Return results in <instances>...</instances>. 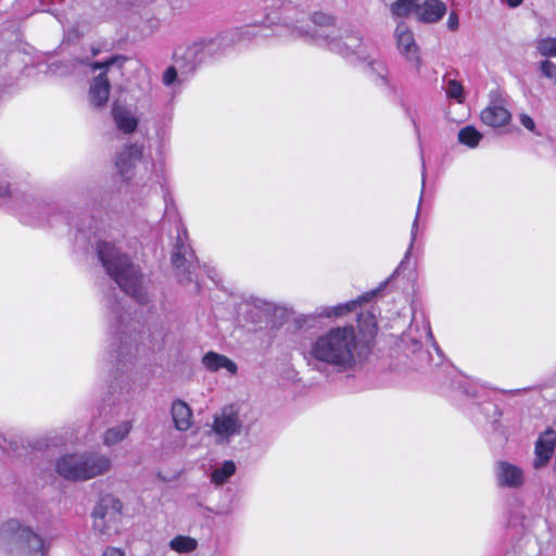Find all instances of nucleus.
<instances>
[{
    "label": "nucleus",
    "instance_id": "f257e3e1",
    "mask_svg": "<svg viewBox=\"0 0 556 556\" xmlns=\"http://www.w3.org/2000/svg\"><path fill=\"white\" fill-rule=\"evenodd\" d=\"M304 34L318 46L341 55L351 64H367L381 79H384L387 70L384 64L376 59L374 46L364 41L358 31L341 34L331 15L323 12L315 13Z\"/></svg>",
    "mask_w": 556,
    "mask_h": 556
},
{
    "label": "nucleus",
    "instance_id": "f03ea898",
    "mask_svg": "<svg viewBox=\"0 0 556 556\" xmlns=\"http://www.w3.org/2000/svg\"><path fill=\"white\" fill-rule=\"evenodd\" d=\"M308 365L330 366L339 371L353 370L364 358L354 326H334L313 337L303 350Z\"/></svg>",
    "mask_w": 556,
    "mask_h": 556
},
{
    "label": "nucleus",
    "instance_id": "7ed1b4c3",
    "mask_svg": "<svg viewBox=\"0 0 556 556\" xmlns=\"http://www.w3.org/2000/svg\"><path fill=\"white\" fill-rule=\"evenodd\" d=\"M97 250L106 273L121 289L137 302H146L148 293L144 278L129 258L115 244L105 240L98 243Z\"/></svg>",
    "mask_w": 556,
    "mask_h": 556
},
{
    "label": "nucleus",
    "instance_id": "20e7f679",
    "mask_svg": "<svg viewBox=\"0 0 556 556\" xmlns=\"http://www.w3.org/2000/svg\"><path fill=\"white\" fill-rule=\"evenodd\" d=\"M111 458L98 452L71 453L61 456L55 470L68 481H88L110 471Z\"/></svg>",
    "mask_w": 556,
    "mask_h": 556
},
{
    "label": "nucleus",
    "instance_id": "39448f33",
    "mask_svg": "<svg viewBox=\"0 0 556 556\" xmlns=\"http://www.w3.org/2000/svg\"><path fill=\"white\" fill-rule=\"evenodd\" d=\"M212 46L213 41H200L187 47L181 53L177 52L175 65L167 67L163 73V84L170 87L187 81L206 55L211 53Z\"/></svg>",
    "mask_w": 556,
    "mask_h": 556
},
{
    "label": "nucleus",
    "instance_id": "423d86ee",
    "mask_svg": "<svg viewBox=\"0 0 556 556\" xmlns=\"http://www.w3.org/2000/svg\"><path fill=\"white\" fill-rule=\"evenodd\" d=\"M0 546L9 552L26 549L31 556H43L45 548L42 539L16 519L0 526Z\"/></svg>",
    "mask_w": 556,
    "mask_h": 556
},
{
    "label": "nucleus",
    "instance_id": "0eeeda50",
    "mask_svg": "<svg viewBox=\"0 0 556 556\" xmlns=\"http://www.w3.org/2000/svg\"><path fill=\"white\" fill-rule=\"evenodd\" d=\"M122 511L123 503L119 498L112 494L101 496L91 514L93 531L104 538L116 533Z\"/></svg>",
    "mask_w": 556,
    "mask_h": 556
},
{
    "label": "nucleus",
    "instance_id": "6e6552de",
    "mask_svg": "<svg viewBox=\"0 0 556 556\" xmlns=\"http://www.w3.org/2000/svg\"><path fill=\"white\" fill-rule=\"evenodd\" d=\"M243 417V408L233 404L216 412L210 426L215 441L222 444L228 443L231 438L240 435L244 428Z\"/></svg>",
    "mask_w": 556,
    "mask_h": 556
},
{
    "label": "nucleus",
    "instance_id": "1a4fd4ad",
    "mask_svg": "<svg viewBox=\"0 0 556 556\" xmlns=\"http://www.w3.org/2000/svg\"><path fill=\"white\" fill-rule=\"evenodd\" d=\"M177 236L174 252L172 254V263L176 268L180 282L192 281V273L195 264L192 261V252L189 251L187 244V231L182 225H177Z\"/></svg>",
    "mask_w": 556,
    "mask_h": 556
},
{
    "label": "nucleus",
    "instance_id": "9d476101",
    "mask_svg": "<svg viewBox=\"0 0 556 556\" xmlns=\"http://www.w3.org/2000/svg\"><path fill=\"white\" fill-rule=\"evenodd\" d=\"M394 39L399 53L404 56L416 71H419L421 58L419 47L416 43L412 29L405 23H399L394 29Z\"/></svg>",
    "mask_w": 556,
    "mask_h": 556
},
{
    "label": "nucleus",
    "instance_id": "9b49d317",
    "mask_svg": "<svg viewBox=\"0 0 556 556\" xmlns=\"http://www.w3.org/2000/svg\"><path fill=\"white\" fill-rule=\"evenodd\" d=\"M494 476L498 486L520 489L526 483V475L521 467L508 460H498L494 466Z\"/></svg>",
    "mask_w": 556,
    "mask_h": 556
},
{
    "label": "nucleus",
    "instance_id": "f8f14e48",
    "mask_svg": "<svg viewBox=\"0 0 556 556\" xmlns=\"http://www.w3.org/2000/svg\"><path fill=\"white\" fill-rule=\"evenodd\" d=\"M142 148L140 146H130L124 149L116 159V168L121 176L128 180L132 178L139 167H144L148 169L149 163L143 162L142 159Z\"/></svg>",
    "mask_w": 556,
    "mask_h": 556
},
{
    "label": "nucleus",
    "instance_id": "ddd939ff",
    "mask_svg": "<svg viewBox=\"0 0 556 556\" xmlns=\"http://www.w3.org/2000/svg\"><path fill=\"white\" fill-rule=\"evenodd\" d=\"M555 447L556 431L552 428H547L539 435L534 443V458L532 460V467L536 470L545 467L554 455Z\"/></svg>",
    "mask_w": 556,
    "mask_h": 556
},
{
    "label": "nucleus",
    "instance_id": "4468645a",
    "mask_svg": "<svg viewBox=\"0 0 556 556\" xmlns=\"http://www.w3.org/2000/svg\"><path fill=\"white\" fill-rule=\"evenodd\" d=\"M9 202L21 211L30 212L40 208V202L35 197L18 189L12 190L9 184L0 181V205Z\"/></svg>",
    "mask_w": 556,
    "mask_h": 556
},
{
    "label": "nucleus",
    "instance_id": "2eb2a0df",
    "mask_svg": "<svg viewBox=\"0 0 556 556\" xmlns=\"http://www.w3.org/2000/svg\"><path fill=\"white\" fill-rule=\"evenodd\" d=\"M430 324L426 319L414 318L407 331L403 334V342L410 343L413 351L419 349L425 340H431Z\"/></svg>",
    "mask_w": 556,
    "mask_h": 556
},
{
    "label": "nucleus",
    "instance_id": "dca6fc26",
    "mask_svg": "<svg viewBox=\"0 0 556 556\" xmlns=\"http://www.w3.org/2000/svg\"><path fill=\"white\" fill-rule=\"evenodd\" d=\"M480 118L483 124L497 128L507 125L511 119V114L501 102H491L481 111Z\"/></svg>",
    "mask_w": 556,
    "mask_h": 556
},
{
    "label": "nucleus",
    "instance_id": "f3484780",
    "mask_svg": "<svg viewBox=\"0 0 556 556\" xmlns=\"http://www.w3.org/2000/svg\"><path fill=\"white\" fill-rule=\"evenodd\" d=\"M111 85L105 73H100L90 84L89 102L93 108H103L110 96Z\"/></svg>",
    "mask_w": 556,
    "mask_h": 556
},
{
    "label": "nucleus",
    "instance_id": "a211bd4d",
    "mask_svg": "<svg viewBox=\"0 0 556 556\" xmlns=\"http://www.w3.org/2000/svg\"><path fill=\"white\" fill-rule=\"evenodd\" d=\"M446 13V5L441 0H425L418 3L416 20L421 23H435Z\"/></svg>",
    "mask_w": 556,
    "mask_h": 556
},
{
    "label": "nucleus",
    "instance_id": "6ab92c4d",
    "mask_svg": "<svg viewBox=\"0 0 556 556\" xmlns=\"http://www.w3.org/2000/svg\"><path fill=\"white\" fill-rule=\"evenodd\" d=\"M170 415L175 429L180 432L188 431L193 425L192 409L181 400L172 403Z\"/></svg>",
    "mask_w": 556,
    "mask_h": 556
},
{
    "label": "nucleus",
    "instance_id": "aec40b11",
    "mask_svg": "<svg viewBox=\"0 0 556 556\" xmlns=\"http://www.w3.org/2000/svg\"><path fill=\"white\" fill-rule=\"evenodd\" d=\"M357 327L359 330V336H357V338L361 340V345L364 346L365 351V344L374 338L377 332V319L375 313L370 311L361 313L357 318Z\"/></svg>",
    "mask_w": 556,
    "mask_h": 556
},
{
    "label": "nucleus",
    "instance_id": "412c9836",
    "mask_svg": "<svg viewBox=\"0 0 556 556\" xmlns=\"http://www.w3.org/2000/svg\"><path fill=\"white\" fill-rule=\"evenodd\" d=\"M203 366L212 372L218 371L220 369H226L229 374H236L237 365L229 359L227 356L216 353V352H207L202 357Z\"/></svg>",
    "mask_w": 556,
    "mask_h": 556
},
{
    "label": "nucleus",
    "instance_id": "4be33fe9",
    "mask_svg": "<svg viewBox=\"0 0 556 556\" xmlns=\"http://www.w3.org/2000/svg\"><path fill=\"white\" fill-rule=\"evenodd\" d=\"M112 114L116 126L123 132L130 134L137 128L138 121L127 109L115 103L112 110Z\"/></svg>",
    "mask_w": 556,
    "mask_h": 556
},
{
    "label": "nucleus",
    "instance_id": "5701e85b",
    "mask_svg": "<svg viewBox=\"0 0 556 556\" xmlns=\"http://www.w3.org/2000/svg\"><path fill=\"white\" fill-rule=\"evenodd\" d=\"M237 466L232 460H225L215 467L211 473V482L216 486L225 484L236 472Z\"/></svg>",
    "mask_w": 556,
    "mask_h": 556
},
{
    "label": "nucleus",
    "instance_id": "b1692460",
    "mask_svg": "<svg viewBox=\"0 0 556 556\" xmlns=\"http://www.w3.org/2000/svg\"><path fill=\"white\" fill-rule=\"evenodd\" d=\"M130 424L128 421L116 425L108 429L103 435V443L106 446H113L123 441L130 431Z\"/></svg>",
    "mask_w": 556,
    "mask_h": 556
},
{
    "label": "nucleus",
    "instance_id": "393cba45",
    "mask_svg": "<svg viewBox=\"0 0 556 556\" xmlns=\"http://www.w3.org/2000/svg\"><path fill=\"white\" fill-rule=\"evenodd\" d=\"M418 3L419 0H396L391 4V13L394 17H416Z\"/></svg>",
    "mask_w": 556,
    "mask_h": 556
},
{
    "label": "nucleus",
    "instance_id": "a878e982",
    "mask_svg": "<svg viewBox=\"0 0 556 556\" xmlns=\"http://www.w3.org/2000/svg\"><path fill=\"white\" fill-rule=\"evenodd\" d=\"M170 549L177 553H190L197 549L198 542L189 535H177L169 541Z\"/></svg>",
    "mask_w": 556,
    "mask_h": 556
},
{
    "label": "nucleus",
    "instance_id": "bb28decb",
    "mask_svg": "<svg viewBox=\"0 0 556 556\" xmlns=\"http://www.w3.org/2000/svg\"><path fill=\"white\" fill-rule=\"evenodd\" d=\"M458 141L469 148H476L479 146L482 134L478 131L473 126H466L458 131Z\"/></svg>",
    "mask_w": 556,
    "mask_h": 556
},
{
    "label": "nucleus",
    "instance_id": "cd10ccee",
    "mask_svg": "<svg viewBox=\"0 0 556 556\" xmlns=\"http://www.w3.org/2000/svg\"><path fill=\"white\" fill-rule=\"evenodd\" d=\"M535 49L542 56L556 58V37L538 38Z\"/></svg>",
    "mask_w": 556,
    "mask_h": 556
},
{
    "label": "nucleus",
    "instance_id": "c85d7f7f",
    "mask_svg": "<svg viewBox=\"0 0 556 556\" xmlns=\"http://www.w3.org/2000/svg\"><path fill=\"white\" fill-rule=\"evenodd\" d=\"M446 94L448 98L463 103L465 100L464 88L462 84L455 79H450L446 86Z\"/></svg>",
    "mask_w": 556,
    "mask_h": 556
},
{
    "label": "nucleus",
    "instance_id": "c756f323",
    "mask_svg": "<svg viewBox=\"0 0 556 556\" xmlns=\"http://www.w3.org/2000/svg\"><path fill=\"white\" fill-rule=\"evenodd\" d=\"M361 303V299L349 301L345 303H340L333 305V319L343 317L356 309L358 304Z\"/></svg>",
    "mask_w": 556,
    "mask_h": 556
},
{
    "label": "nucleus",
    "instance_id": "7c9ffc66",
    "mask_svg": "<svg viewBox=\"0 0 556 556\" xmlns=\"http://www.w3.org/2000/svg\"><path fill=\"white\" fill-rule=\"evenodd\" d=\"M540 70L545 77L556 79V64L554 62L548 60L541 62Z\"/></svg>",
    "mask_w": 556,
    "mask_h": 556
},
{
    "label": "nucleus",
    "instance_id": "2f4dec72",
    "mask_svg": "<svg viewBox=\"0 0 556 556\" xmlns=\"http://www.w3.org/2000/svg\"><path fill=\"white\" fill-rule=\"evenodd\" d=\"M422 192L424 190H421V194H420V199H419V204H421V199H422ZM419 213H420V205H418V210H417V213H416V217H415V220L413 223V227H412V235H410V243H409V247H408V250L405 254V257H408V255L410 254V251L413 249V245H414V241L416 240V235H417V230H418V217H419Z\"/></svg>",
    "mask_w": 556,
    "mask_h": 556
},
{
    "label": "nucleus",
    "instance_id": "473e14b6",
    "mask_svg": "<svg viewBox=\"0 0 556 556\" xmlns=\"http://www.w3.org/2000/svg\"><path fill=\"white\" fill-rule=\"evenodd\" d=\"M519 122L520 124L529 131L540 136L541 134L536 130V125H535V122L533 121V118L526 114V113H521L519 114Z\"/></svg>",
    "mask_w": 556,
    "mask_h": 556
},
{
    "label": "nucleus",
    "instance_id": "72a5a7b5",
    "mask_svg": "<svg viewBox=\"0 0 556 556\" xmlns=\"http://www.w3.org/2000/svg\"><path fill=\"white\" fill-rule=\"evenodd\" d=\"M314 317L333 319V305L317 307L314 312Z\"/></svg>",
    "mask_w": 556,
    "mask_h": 556
},
{
    "label": "nucleus",
    "instance_id": "f704fd0d",
    "mask_svg": "<svg viewBox=\"0 0 556 556\" xmlns=\"http://www.w3.org/2000/svg\"><path fill=\"white\" fill-rule=\"evenodd\" d=\"M458 15L455 12H451L447 18V27L451 30H456L458 28Z\"/></svg>",
    "mask_w": 556,
    "mask_h": 556
},
{
    "label": "nucleus",
    "instance_id": "c9c22d12",
    "mask_svg": "<svg viewBox=\"0 0 556 556\" xmlns=\"http://www.w3.org/2000/svg\"><path fill=\"white\" fill-rule=\"evenodd\" d=\"M101 556H125V553L121 548L109 546Z\"/></svg>",
    "mask_w": 556,
    "mask_h": 556
},
{
    "label": "nucleus",
    "instance_id": "e433bc0d",
    "mask_svg": "<svg viewBox=\"0 0 556 556\" xmlns=\"http://www.w3.org/2000/svg\"><path fill=\"white\" fill-rule=\"evenodd\" d=\"M114 62L113 59L106 61V62H103V63H100V62H97V63H93L91 65V68L93 71H97V70H102V68H108L112 63Z\"/></svg>",
    "mask_w": 556,
    "mask_h": 556
},
{
    "label": "nucleus",
    "instance_id": "4c0bfd02",
    "mask_svg": "<svg viewBox=\"0 0 556 556\" xmlns=\"http://www.w3.org/2000/svg\"><path fill=\"white\" fill-rule=\"evenodd\" d=\"M504 2L511 9L518 8L522 4L523 0H504Z\"/></svg>",
    "mask_w": 556,
    "mask_h": 556
},
{
    "label": "nucleus",
    "instance_id": "58836bf2",
    "mask_svg": "<svg viewBox=\"0 0 556 556\" xmlns=\"http://www.w3.org/2000/svg\"><path fill=\"white\" fill-rule=\"evenodd\" d=\"M250 28L251 27H247V29L244 30V34H250ZM252 28L254 29L255 27H252Z\"/></svg>",
    "mask_w": 556,
    "mask_h": 556
}]
</instances>
